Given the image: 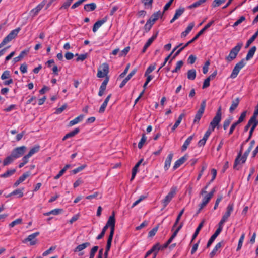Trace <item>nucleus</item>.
Instances as JSON below:
<instances>
[{
	"label": "nucleus",
	"instance_id": "nucleus-1",
	"mask_svg": "<svg viewBox=\"0 0 258 258\" xmlns=\"http://www.w3.org/2000/svg\"><path fill=\"white\" fill-rule=\"evenodd\" d=\"M242 46V42L238 43L237 45L230 50L229 54L226 57V60L228 62H231L235 59Z\"/></svg>",
	"mask_w": 258,
	"mask_h": 258
},
{
	"label": "nucleus",
	"instance_id": "nucleus-2",
	"mask_svg": "<svg viewBox=\"0 0 258 258\" xmlns=\"http://www.w3.org/2000/svg\"><path fill=\"white\" fill-rule=\"evenodd\" d=\"M221 106H219L216 115L210 123V126L212 128V131H214L216 127L219 128V124L221 120Z\"/></svg>",
	"mask_w": 258,
	"mask_h": 258
},
{
	"label": "nucleus",
	"instance_id": "nucleus-3",
	"mask_svg": "<svg viewBox=\"0 0 258 258\" xmlns=\"http://www.w3.org/2000/svg\"><path fill=\"white\" fill-rule=\"evenodd\" d=\"M177 190V187L173 186L171 187L169 192L165 197V198L162 200V204L163 208H165L168 205V204L170 202V201L172 200L173 198L175 196Z\"/></svg>",
	"mask_w": 258,
	"mask_h": 258
},
{
	"label": "nucleus",
	"instance_id": "nucleus-4",
	"mask_svg": "<svg viewBox=\"0 0 258 258\" xmlns=\"http://www.w3.org/2000/svg\"><path fill=\"white\" fill-rule=\"evenodd\" d=\"M26 149L27 148L25 146L14 148L11 152L12 156H13L15 159L22 157L26 152Z\"/></svg>",
	"mask_w": 258,
	"mask_h": 258
},
{
	"label": "nucleus",
	"instance_id": "nucleus-5",
	"mask_svg": "<svg viewBox=\"0 0 258 258\" xmlns=\"http://www.w3.org/2000/svg\"><path fill=\"white\" fill-rule=\"evenodd\" d=\"M206 100H203L200 105V108L198 110L194 120V123H199L200 120L201 119L204 112L205 111V109L206 107Z\"/></svg>",
	"mask_w": 258,
	"mask_h": 258
},
{
	"label": "nucleus",
	"instance_id": "nucleus-6",
	"mask_svg": "<svg viewBox=\"0 0 258 258\" xmlns=\"http://www.w3.org/2000/svg\"><path fill=\"white\" fill-rule=\"evenodd\" d=\"M214 21H211L209 22L207 24H206L204 27L196 35V36L190 41H189L188 42L186 43V46H188L191 43L195 42L196 40L198 39V38L202 35L204 32L207 30L213 23Z\"/></svg>",
	"mask_w": 258,
	"mask_h": 258
},
{
	"label": "nucleus",
	"instance_id": "nucleus-7",
	"mask_svg": "<svg viewBox=\"0 0 258 258\" xmlns=\"http://www.w3.org/2000/svg\"><path fill=\"white\" fill-rule=\"evenodd\" d=\"M39 232H35L32 234L29 235L27 238L24 239L22 242L23 243H26L28 242H30V245L32 246L36 244L38 242V240L36 237L39 235Z\"/></svg>",
	"mask_w": 258,
	"mask_h": 258
},
{
	"label": "nucleus",
	"instance_id": "nucleus-8",
	"mask_svg": "<svg viewBox=\"0 0 258 258\" xmlns=\"http://www.w3.org/2000/svg\"><path fill=\"white\" fill-rule=\"evenodd\" d=\"M244 59H241L238 62L234 67L232 72L231 74L230 77L231 78H235L237 77L240 70L245 66Z\"/></svg>",
	"mask_w": 258,
	"mask_h": 258
},
{
	"label": "nucleus",
	"instance_id": "nucleus-9",
	"mask_svg": "<svg viewBox=\"0 0 258 258\" xmlns=\"http://www.w3.org/2000/svg\"><path fill=\"white\" fill-rule=\"evenodd\" d=\"M244 59H241L238 62L234 67L232 72L231 74L230 77L231 78H235L237 77L240 70L245 66Z\"/></svg>",
	"mask_w": 258,
	"mask_h": 258
},
{
	"label": "nucleus",
	"instance_id": "nucleus-10",
	"mask_svg": "<svg viewBox=\"0 0 258 258\" xmlns=\"http://www.w3.org/2000/svg\"><path fill=\"white\" fill-rule=\"evenodd\" d=\"M101 69H98L97 76L98 78H103L107 76L109 72V66L107 63H104L100 67Z\"/></svg>",
	"mask_w": 258,
	"mask_h": 258
},
{
	"label": "nucleus",
	"instance_id": "nucleus-11",
	"mask_svg": "<svg viewBox=\"0 0 258 258\" xmlns=\"http://www.w3.org/2000/svg\"><path fill=\"white\" fill-rule=\"evenodd\" d=\"M158 34V31H157L153 35L149 38L147 42L146 43L145 45H144L142 53H144L146 52L147 49L151 45V44L152 43V42L154 41V40L157 38Z\"/></svg>",
	"mask_w": 258,
	"mask_h": 258
},
{
	"label": "nucleus",
	"instance_id": "nucleus-12",
	"mask_svg": "<svg viewBox=\"0 0 258 258\" xmlns=\"http://www.w3.org/2000/svg\"><path fill=\"white\" fill-rule=\"evenodd\" d=\"M163 13H161L160 11L153 13L149 19L147 21L148 23H150L151 25H154V23L158 19L159 17H162Z\"/></svg>",
	"mask_w": 258,
	"mask_h": 258
},
{
	"label": "nucleus",
	"instance_id": "nucleus-13",
	"mask_svg": "<svg viewBox=\"0 0 258 258\" xmlns=\"http://www.w3.org/2000/svg\"><path fill=\"white\" fill-rule=\"evenodd\" d=\"M46 1L45 0L43 1L40 4H39L36 7L33 9L31 11V14H32L33 16H36L39 12V11L43 8L46 4Z\"/></svg>",
	"mask_w": 258,
	"mask_h": 258
},
{
	"label": "nucleus",
	"instance_id": "nucleus-14",
	"mask_svg": "<svg viewBox=\"0 0 258 258\" xmlns=\"http://www.w3.org/2000/svg\"><path fill=\"white\" fill-rule=\"evenodd\" d=\"M107 20V17H104L102 19L97 21L93 25L92 31L96 32L97 29Z\"/></svg>",
	"mask_w": 258,
	"mask_h": 258
},
{
	"label": "nucleus",
	"instance_id": "nucleus-15",
	"mask_svg": "<svg viewBox=\"0 0 258 258\" xmlns=\"http://www.w3.org/2000/svg\"><path fill=\"white\" fill-rule=\"evenodd\" d=\"M234 208V204L233 203H230L227 208H226V211L225 213V214L223 215V217L227 220L228 218L230 217L231 213L233 211Z\"/></svg>",
	"mask_w": 258,
	"mask_h": 258
},
{
	"label": "nucleus",
	"instance_id": "nucleus-16",
	"mask_svg": "<svg viewBox=\"0 0 258 258\" xmlns=\"http://www.w3.org/2000/svg\"><path fill=\"white\" fill-rule=\"evenodd\" d=\"M109 81V77L106 76L105 77V79L103 81V82L102 83L101 86L99 89V91L98 93V95L100 96H101L103 95L104 92L106 89V85L108 82Z\"/></svg>",
	"mask_w": 258,
	"mask_h": 258
},
{
	"label": "nucleus",
	"instance_id": "nucleus-17",
	"mask_svg": "<svg viewBox=\"0 0 258 258\" xmlns=\"http://www.w3.org/2000/svg\"><path fill=\"white\" fill-rule=\"evenodd\" d=\"M30 175L29 171L24 173L22 176H21L19 179L14 183V186H18L21 183L23 182Z\"/></svg>",
	"mask_w": 258,
	"mask_h": 258
},
{
	"label": "nucleus",
	"instance_id": "nucleus-18",
	"mask_svg": "<svg viewBox=\"0 0 258 258\" xmlns=\"http://www.w3.org/2000/svg\"><path fill=\"white\" fill-rule=\"evenodd\" d=\"M187 156L186 155L183 156L178 160H177L174 163L173 166V169L175 170L183 164L187 159Z\"/></svg>",
	"mask_w": 258,
	"mask_h": 258
},
{
	"label": "nucleus",
	"instance_id": "nucleus-19",
	"mask_svg": "<svg viewBox=\"0 0 258 258\" xmlns=\"http://www.w3.org/2000/svg\"><path fill=\"white\" fill-rule=\"evenodd\" d=\"M173 157V154L172 153H170L167 156V158L166 159L165 162V165L164 168L165 171H167L169 169L171 162L172 161V159Z\"/></svg>",
	"mask_w": 258,
	"mask_h": 258
},
{
	"label": "nucleus",
	"instance_id": "nucleus-20",
	"mask_svg": "<svg viewBox=\"0 0 258 258\" xmlns=\"http://www.w3.org/2000/svg\"><path fill=\"white\" fill-rule=\"evenodd\" d=\"M244 145H243V143H242V144L241 145L240 151L234 161V163L233 165L234 169H236L237 166L239 164V160L242 154Z\"/></svg>",
	"mask_w": 258,
	"mask_h": 258
},
{
	"label": "nucleus",
	"instance_id": "nucleus-21",
	"mask_svg": "<svg viewBox=\"0 0 258 258\" xmlns=\"http://www.w3.org/2000/svg\"><path fill=\"white\" fill-rule=\"evenodd\" d=\"M115 219L114 213L113 212L112 215L110 216L105 226H107L108 228L109 227H115Z\"/></svg>",
	"mask_w": 258,
	"mask_h": 258
},
{
	"label": "nucleus",
	"instance_id": "nucleus-22",
	"mask_svg": "<svg viewBox=\"0 0 258 258\" xmlns=\"http://www.w3.org/2000/svg\"><path fill=\"white\" fill-rule=\"evenodd\" d=\"M221 233L220 232L219 230H216L215 233L211 236L210 238L209 239V241H208V243L207 244L206 247L209 248L212 243L214 242V241L215 240L216 237L219 235V234Z\"/></svg>",
	"mask_w": 258,
	"mask_h": 258
},
{
	"label": "nucleus",
	"instance_id": "nucleus-23",
	"mask_svg": "<svg viewBox=\"0 0 258 258\" xmlns=\"http://www.w3.org/2000/svg\"><path fill=\"white\" fill-rule=\"evenodd\" d=\"M223 243H224V241H222L218 243L215 245V246L214 247V248H213L212 251L209 254V256H210V257L211 258L213 257L215 255V254H216L217 251H218V250L219 249H220L222 247V245Z\"/></svg>",
	"mask_w": 258,
	"mask_h": 258
},
{
	"label": "nucleus",
	"instance_id": "nucleus-24",
	"mask_svg": "<svg viewBox=\"0 0 258 258\" xmlns=\"http://www.w3.org/2000/svg\"><path fill=\"white\" fill-rule=\"evenodd\" d=\"M256 47L255 46H252L248 51L247 55L244 59L249 60L252 58L256 51Z\"/></svg>",
	"mask_w": 258,
	"mask_h": 258
},
{
	"label": "nucleus",
	"instance_id": "nucleus-25",
	"mask_svg": "<svg viewBox=\"0 0 258 258\" xmlns=\"http://www.w3.org/2000/svg\"><path fill=\"white\" fill-rule=\"evenodd\" d=\"M194 25H195V24L194 22L190 23L188 25L187 27L186 28V30L181 33V37H186L188 35V34L191 31V30L192 29V28L194 27Z\"/></svg>",
	"mask_w": 258,
	"mask_h": 258
},
{
	"label": "nucleus",
	"instance_id": "nucleus-26",
	"mask_svg": "<svg viewBox=\"0 0 258 258\" xmlns=\"http://www.w3.org/2000/svg\"><path fill=\"white\" fill-rule=\"evenodd\" d=\"M90 243L88 242L82 243L81 244L78 245L75 248L74 251L75 252H80V251L83 250V249H84L85 248H87L88 246H90Z\"/></svg>",
	"mask_w": 258,
	"mask_h": 258
},
{
	"label": "nucleus",
	"instance_id": "nucleus-27",
	"mask_svg": "<svg viewBox=\"0 0 258 258\" xmlns=\"http://www.w3.org/2000/svg\"><path fill=\"white\" fill-rule=\"evenodd\" d=\"M240 102L238 98H236L235 100L232 101V104L229 108V112L232 113L237 107Z\"/></svg>",
	"mask_w": 258,
	"mask_h": 258
},
{
	"label": "nucleus",
	"instance_id": "nucleus-28",
	"mask_svg": "<svg viewBox=\"0 0 258 258\" xmlns=\"http://www.w3.org/2000/svg\"><path fill=\"white\" fill-rule=\"evenodd\" d=\"M193 137L194 135H191L186 140V141L184 142L183 145L181 147L182 151H185L187 149L188 146L189 145L191 141L192 140Z\"/></svg>",
	"mask_w": 258,
	"mask_h": 258
},
{
	"label": "nucleus",
	"instance_id": "nucleus-29",
	"mask_svg": "<svg viewBox=\"0 0 258 258\" xmlns=\"http://www.w3.org/2000/svg\"><path fill=\"white\" fill-rule=\"evenodd\" d=\"M96 8V5L94 3L86 4L84 6V10L87 12L92 11Z\"/></svg>",
	"mask_w": 258,
	"mask_h": 258
},
{
	"label": "nucleus",
	"instance_id": "nucleus-30",
	"mask_svg": "<svg viewBox=\"0 0 258 258\" xmlns=\"http://www.w3.org/2000/svg\"><path fill=\"white\" fill-rule=\"evenodd\" d=\"M84 117V115L83 114H81L78 117L74 118L73 120H71L69 122V125L70 126H73L78 122L81 121Z\"/></svg>",
	"mask_w": 258,
	"mask_h": 258
},
{
	"label": "nucleus",
	"instance_id": "nucleus-31",
	"mask_svg": "<svg viewBox=\"0 0 258 258\" xmlns=\"http://www.w3.org/2000/svg\"><path fill=\"white\" fill-rule=\"evenodd\" d=\"M187 78L190 80H194L196 77V71L195 69H191L187 71Z\"/></svg>",
	"mask_w": 258,
	"mask_h": 258
},
{
	"label": "nucleus",
	"instance_id": "nucleus-32",
	"mask_svg": "<svg viewBox=\"0 0 258 258\" xmlns=\"http://www.w3.org/2000/svg\"><path fill=\"white\" fill-rule=\"evenodd\" d=\"M204 221H202L198 225V227L197 228V229H196V231L194 233V234H193L192 236V239H191V242L193 241L194 240V239L196 238V237L197 236V235H198L200 231L201 230V229L202 228L203 226V224H204Z\"/></svg>",
	"mask_w": 258,
	"mask_h": 258
},
{
	"label": "nucleus",
	"instance_id": "nucleus-33",
	"mask_svg": "<svg viewBox=\"0 0 258 258\" xmlns=\"http://www.w3.org/2000/svg\"><path fill=\"white\" fill-rule=\"evenodd\" d=\"M16 172V170L15 169L8 170L4 174H1L0 177H1V178L9 177L12 176L13 174H14Z\"/></svg>",
	"mask_w": 258,
	"mask_h": 258
},
{
	"label": "nucleus",
	"instance_id": "nucleus-34",
	"mask_svg": "<svg viewBox=\"0 0 258 258\" xmlns=\"http://www.w3.org/2000/svg\"><path fill=\"white\" fill-rule=\"evenodd\" d=\"M28 52L29 50H24L21 51L19 56L14 58V62H17L21 60L24 57V56L28 53Z\"/></svg>",
	"mask_w": 258,
	"mask_h": 258
},
{
	"label": "nucleus",
	"instance_id": "nucleus-35",
	"mask_svg": "<svg viewBox=\"0 0 258 258\" xmlns=\"http://www.w3.org/2000/svg\"><path fill=\"white\" fill-rule=\"evenodd\" d=\"M15 158L12 156V154L7 157L3 161V165L7 166L13 162Z\"/></svg>",
	"mask_w": 258,
	"mask_h": 258
},
{
	"label": "nucleus",
	"instance_id": "nucleus-36",
	"mask_svg": "<svg viewBox=\"0 0 258 258\" xmlns=\"http://www.w3.org/2000/svg\"><path fill=\"white\" fill-rule=\"evenodd\" d=\"M109 99H110V98H106V99H105L103 103L101 105V106L99 108V113H102L105 111V108L107 105V104L108 103Z\"/></svg>",
	"mask_w": 258,
	"mask_h": 258
},
{
	"label": "nucleus",
	"instance_id": "nucleus-37",
	"mask_svg": "<svg viewBox=\"0 0 258 258\" xmlns=\"http://www.w3.org/2000/svg\"><path fill=\"white\" fill-rule=\"evenodd\" d=\"M62 211V209H53V210L48 212L45 213L43 214L44 216H49L51 214L53 215H57Z\"/></svg>",
	"mask_w": 258,
	"mask_h": 258
},
{
	"label": "nucleus",
	"instance_id": "nucleus-38",
	"mask_svg": "<svg viewBox=\"0 0 258 258\" xmlns=\"http://www.w3.org/2000/svg\"><path fill=\"white\" fill-rule=\"evenodd\" d=\"M184 209H183L178 214L177 218H176V219L175 220V222L174 224V225H173L172 226V231H173L174 228L177 226V225H178V224L179 223V222L181 219V217L182 216V215H183V213H184Z\"/></svg>",
	"mask_w": 258,
	"mask_h": 258
},
{
	"label": "nucleus",
	"instance_id": "nucleus-39",
	"mask_svg": "<svg viewBox=\"0 0 258 258\" xmlns=\"http://www.w3.org/2000/svg\"><path fill=\"white\" fill-rule=\"evenodd\" d=\"M40 150V146L36 145L32 148L28 153L31 157L34 154L39 152Z\"/></svg>",
	"mask_w": 258,
	"mask_h": 258
},
{
	"label": "nucleus",
	"instance_id": "nucleus-40",
	"mask_svg": "<svg viewBox=\"0 0 258 258\" xmlns=\"http://www.w3.org/2000/svg\"><path fill=\"white\" fill-rule=\"evenodd\" d=\"M21 28L18 27L12 31L8 34L12 39H14L18 35V33L20 31Z\"/></svg>",
	"mask_w": 258,
	"mask_h": 258
},
{
	"label": "nucleus",
	"instance_id": "nucleus-41",
	"mask_svg": "<svg viewBox=\"0 0 258 258\" xmlns=\"http://www.w3.org/2000/svg\"><path fill=\"white\" fill-rule=\"evenodd\" d=\"M233 119V117L232 116H229L228 118H226L224 122H223V128L224 130H227L229 124L231 122Z\"/></svg>",
	"mask_w": 258,
	"mask_h": 258
},
{
	"label": "nucleus",
	"instance_id": "nucleus-42",
	"mask_svg": "<svg viewBox=\"0 0 258 258\" xmlns=\"http://www.w3.org/2000/svg\"><path fill=\"white\" fill-rule=\"evenodd\" d=\"M184 62L182 60L178 61L177 63L175 68L172 71L173 73L178 72L183 66Z\"/></svg>",
	"mask_w": 258,
	"mask_h": 258
},
{
	"label": "nucleus",
	"instance_id": "nucleus-43",
	"mask_svg": "<svg viewBox=\"0 0 258 258\" xmlns=\"http://www.w3.org/2000/svg\"><path fill=\"white\" fill-rule=\"evenodd\" d=\"M22 223V218H18L9 224V226L10 228H13L15 226L19 224H21Z\"/></svg>",
	"mask_w": 258,
	"mask_h": 258
},
{
	"label": "nucleus",
	"instance_id": "nucleus-44",
	"mask_svg": "<svg viewBox=\"0 0 258 258\" xmlns=\"http://www.w3.org/2000/svg\"><path fill=\"white\" fill-rule=\"evenodd\" d=\"M185 9L183 7H180L179 9H177L174 14L175 18H177L178 19L180 16H181L182 15Z\"/></svg>",
	"mask_w": 258,
	"mask_h": 258
},
{
	"label": "nucleus",
	"instance_id": "nucleus-45",
	"mask_svg": "<svg viewBox=\"0 0 258 258\" xmlns=\"http://www.w3.org/2000/svg\"><path fill=\"white\" fill-rule=\"evenodd\" d=\"M13 39L9 35L4 38L2 42L0 44V48L5 45L6 44L12 41Z\"/></svg>",
	"mask_w": 258,
	"mask_h": 258
},
{
	"label": "nucleus",
	"instance_id": "nucleus-46",
	"mask_svg": "<svg viewBox=\"0 0 258 258\" xmlns=\"http://www.w3.org/2000/svg\"><path fill=\"white\" fill-rule=\"evenodd\" d=\"M207 0H198V1L195 2L192 5L188 6L189 9H192L194 8H196L200 6L203 3H205Z\"/></svg>",
	"mask_w": 258,
	"mask_h": 258
},
{
	"label": "nucleus",
	"instance_id": "nucleus-47",
	"mask_svg": "<svg viewBox=\"0 0 258 258\" xmlns=\"http://www.w3.org/2000/svg\"><path fill=\"white\" fill-rule=\"evenodd\" d=\"M210 199H209L206 196H205L204 198L202 200V202L201 203L199 204V207H200V209H203L206 205L209 203Z\"/></svg>",
	"mask_w": 258,
	"mask_h": 258
},
{
	"label": "nucleus",
	"instance_id": "nucleus-48",
	"mask_svg": "<svg viewBox=\"0 0 258 258\" xmlns=\"http://www.w3.org/2000/svg\"><path fill=\"white\" fill-rule=\"evenodd\" d=\"M146 140H147V138L145 136V134H142L141 139L138 145V147L139 149H141L143 147V145L145 143Z\"/></svg>",
	"mask_w": 258,
	"mask_h": 258
},
{
	"label": "nucleus",
	"instance_id": "nucleus-49",
	"mask_svg": "<svg viewBox=\"0 0 258 258\" xmlns=\"http://www.w3.org/2000/svg\"><path fill=\"white\" fill-rule=\"evenodd\" d=\"M255 118L251 116L250 119L248 120L247 124L245 126L244 131V132H247L251 124L253 123V122L255 121Z\"/></svg>",
	"mask_w": 258,
	"mask_h": 258
},
{
	"label": "nucleus",
	"instance_id": "nucleus-50",
	"mask_svg": "<svg viewBox=\"0 0 258 258\" xmlns=\"http://www.w3.org/2000/svg\"><path fill=\"white\" fill-rule=\"evenodd\" d=\"M24 188L22 189H17L15 190H14L13 192H11V195H18L19 198H21L23 196V190Z\"/></svg>",
	"mask_w": 258,
	"mask_h": 258
},
{
	"label": "nucleus",
	"instance_id": "nucleus-51",
	"mask_svg": "<svg viewBox=\"0 0 258 258\" xmlns=\"http://www.w3.org/2000/svg\"><path fill=\"white\" fill-rule=\"evenodd\" d=\"M80 132L79 128L77 127L75 128L73 131L69 132V133L67 134L69 138H72L74 137L76 135L78 134Z\"/></svg>",
	"mask_w": 258,
	"mask_h": 258
},
{
	"label": "nucleus",
	"instance_id": "nucleus-52",
	"mask_svg": "<svg viewBox=\"0 0 258 258\" xmlns=\"http://www.w3.org/2000/svg\"><path fill=\"white\" fill-rule=\"evenodd\" d=\"M86 166H87V165L86 164L82 165L81 166H79V167L74 169V170H73L72 171V172L74 174H76L78 173V172L82 171Z\"/></svg>",
	"mask_w": 258,
	"mask_h": 258
},
{
	"label": "nucleus",
	"instance_id": "nucleus-53",
	"mask_svg": "<svg viewBox=\"0 0 258 258\" xmlns=\"http://www.w3.org/2000/svg\"><path fill=\"white\" fill-rule=\"evenodd\" d=\"M107 229H108L107 226H105L103 228L101 232L97 236L96 239L99 240V239H101V238H102L104 237L105 233Z\"/></svg>",
	"mask_w": 258,
	"mask_h": 258
},
{
	"label": "nucleus",
	"instance_id": "nucleus-54",
	"mask_svg": "<svg viewBox=\"0 0 258 258\" xmlns=\"http://www.w3.org/2000/svg\"><path fill=\"white\" fill-rule=\"evenodd\" d=\"M67 104L66 103L64 104L61 107L57 108L56 109L54 113L56 114H59L62 112V111L67 108Z\"/></svg>",
	"mask_w": 258,
	"mask_h": 258
},
{
	"label": "nucleus",
	"instance_id": "nucleus-55",
	"mask_svg": "<svg viewBox=\"0 0 258 258\" xmlns=\"http://www.w3.org/2000/svg\"><path fill=\"white\" fill-rule=\"evenodd\" d=\"M159 226L157 225L154 228H153L149 232L148 237H153L156 233H157L158 229Z\"/></svg>",
	"mask_w": 258,
	"mask_h": 258
},
{
	"label": "nucleus",
	"instance_id": "nucleus-56",
	"mask_svg": "<svg viewBox=\"0 0 258 258\" xmlns=\"http://www.w3.org/2000/svg\"><path fill=\"white\" fill-rule=\"evenodd\" d=\"M151 249H153V253L157 252V253H158V251L162 249V245H160L159 243H156L152 246Z\"/></svg>",
	"mask_w": 258,
	"mask_h": 258
},
{
	"label": "nucleus",
	"instance_id": "nucleus-57",
	"mask_svg": "<svg viewBox=\"0 0 258 258\" xmlns=\"http://www.w3.org/2000/svg\"><path fill=\"white\" fill-rule=\"evenodd\" d=\"M155 63L154 64H152L149 66V67L147 69L145 73V76H146L149 74H150L153 71H154L155 69Z\"/></svg>",
	"mask_w": 258,
	"mask_h": 258
},
{
	"label": "nucleus",
	"instance_id": "nucleus-58",
	"mask_svg": "<svg viewBox=\"0 0 258 258\" xmlns=\"http://www.w3.org/2000/svg\"><path fill=\"white\" fill-rule=\"evenodd\" d=\"M76 55L78 56V57L76 58L77 61H83L87 58L88 54L87 53L82 54L79 55H78V54H76Z\"/></svg>",
	"mask_w": 258,
	"mask_h": 258
},
{
	"label": "nucleus",
	"instance_id": "nucleus-59",
	"mask_svg": "<svg viewBox=\"0 0 258 258\" xmlns=\"http://www.w3.org/2000/svg\"><path fill=\"white\" fill-rule=\"evenodd\" d=\"M98 249V246H94L92 247V248L91 249L90 252V256L89 258H94L95 253L97 251Z\"/></svg>",
	"mask_w": 258,
	"mask_h": 258
},
{
	"label": "nucleus",
	"instance_id": "nucleus-60",
	"mask_svg": "<svg viewBox=\"0 0 258 258\" xmlns=\"http://www.w3.org/2000/svg\"><path fill=\"white\" fill-rule=\"evenodd\" d=\"M227 220L222 217L218 223V228L216 230H219L220 232H221L223 229V225Z\"/></svg>",
	"mask_w": 258,
	"mask_h": 258
},
{
	"label": "nucleus",
	"instance_id": "nucleus-61",
	"mask_svg": "<svg viewBox=\"0 0 258 258\" xmlns=\"http://www.w3.org/2000/svg\"><path fill=\"white\" fill-rule=\"evenodd\" d=\"M251 125H252V127L250 128V131H249L250 136L252 135L254 130H255V128H256L257 125H258V120L256 119V118H255V121H254L253 122V123Z\"/></svg>",
	"mask_w": 258,
	"mask_h": 258
},
{
	"label": "nucleus",
	"instance_id": "nucleus-62",
	"mask_svg": "<svg viewBox=\"0 0 258 258\" xmlns=\"http://www.w3.org/2000/svg\"><path fill=\"white\" fill-rule=\"evenodd\" d=\"M225 1L226 0H214L212 3V6L213 7H218Z\"/></svg>",
	"mask_w": 258,
	"mask_h": 258
},
{
	"label": "nucleus",
	"instance_id": "nucleus-63",
	"mask_svg": "<svg viewBox=\"0 0 258 258\" xmlns=\"http://www.w3.org/2000/svg\"><path fill=\"white\" fill-rule=\"evenodd\" d=\"M210 61L209 60H208V61H206L204 65V66L203 67V73L204 74H206L207 73L208 71V69H209V66L210 65Z\"/></svg>",
	"mask_w": 258,
	"mask_h": 258
},
{
	"label": "nucleus",
	"instance_id": "nucleus-64",
	"mask_svg": "<svg viewBox=\"0 0 258 258\" xmlns=\"http://www.w3.org/2000/svg\"><path fill=\"white\" fill-rule=\"evenodd\" d=\"M246 115V111H243V112H242V113L241 114L239 118H238V120L236 121V122L238 124L239 123H240L241 122H242L244 120V118H245Z\"/></svg>",
	"mask_w": 258,
	"mask_h": 258
}]
</instances>
